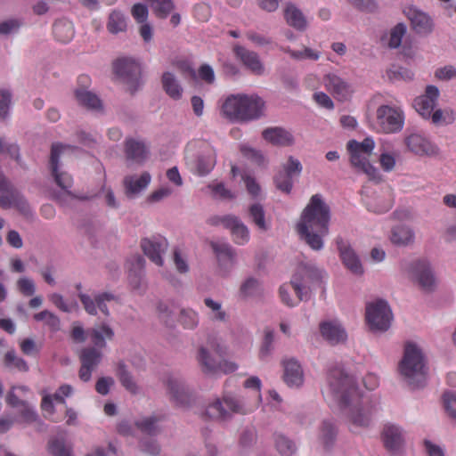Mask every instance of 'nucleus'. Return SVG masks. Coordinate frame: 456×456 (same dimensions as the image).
<instances>
[{
  "label": "nucleus",
  "mask_w": 456,
  "mask_h": 456,
  "mask_svg": "<svg viewBox=\"0 0 456 456\" xmlns=\"http://www.w3.org/2000/svg\"><path fill=\"white\" fill-rule=\"evenodd\" d=\"M322 394L330 395L338 402L351 428L369 427L376 406L369 398L360 395L354 379L341 368L330 370L328 387L322 390Z\"/></svg>",
  "instance_id": "obj_1"
},
{
  "label": "nucleus",
  "mask_w": 456,
  "mask_h": 456,
  "mask_svg": "<svg viewBox=\"0 0 456 456\" xmlns=\"http://www.w3.org/2000/svg\"><path fill=\"white\" fill-rule=\"evenodd\" d=\"M330 220L329 205L323 201L321 194H314L302 212L297 224V233L313 250H321L323 238L329 233Z\"/></svg>",
  "instance_id": "obj_2"
},
{
  "label": "nucleus",
  "mask_w": 456,
  "mask_h": 456,
  "mask_svg": "<svg viewBox=\"0 0 456 456\" xmlns=\"http://www.w3.org/2000/svg\"><path fill=\"white\" fill-rule=\"evenodd\" d=\"M322 278V271L312 264H301L297 266L293 275L290 285L283 284L280 287L279 293L281 301L293 306L296 303L304 299L306 289L310 284L319 282Z\"/></svg>",
  "instance_id": "obj_3"
},
{
  "label": "nucleus",
  "mask_w": 456,
  "mask_h": 456,
  "mask_svg": "<svg viewBox=\"0 0 456 456\" xmlns=\"http://www.w3.org/2000/svg\"><path fill=\"white\" fill-rule=\"evenodd\" d=\"M265 102L256 94H232L222 105L223 114L232 120L251 121L264 114Z\"/></svg>",
  "instance_id": "obj_4"
},
{
  "label": "nucleus",
  "mask_w": 456,
  "mask_h": 456,
  "mask_svg": "<svg viewBox=\"0 0 456 456\" xmlns=\"http://www.w3.org/2000/svg\"><path fill=\"white\" fill-rule=\"evenodd\" d=\"M400 373L414 387H422L427 379V369L421 351L413 343L404 346L403 357L399 363Z\"/></svg>",
  "instance_id": "obj_5"
},
{
  "label": "nucleus",
  "mask_w": 456,
  "mask_h": 456,
  "mask_svg": "<svg viewBox=\"0 0 456 456\" xmlns=\"http://www.w3.org/2000/svg\"><path fill=\"white\" fill-rule=\"evenodd\" d=\"M350 154V162L353 167L366 174L370 180L379 181L380 174L379 170L370 163V157L375 148L372 138L366 137L362 142L350 140L346 145Z\"/></svg>",
  "instance_id": "obj_6"
},
{
  "label": "nucleus",
  "mask_w": 456,
  "mask_h": 456,
  "mask_svg": "<svg viewBox=\"0 0 456 456\" xmlns=\"http://www.w3.org/2000/svg\"><path fill=\"white\" fill-rule=\"evenodd\" d=\"M208 346L215 353L216 358L212 357L208 348L203 346L200 348L197 358L203 372L212 374L222 372L227 374L237 370V365L234 362L222 359L225 349L219 343L211 341Z\"/></svg>",
  "instance_id": "obj_7"
},
{
  "label": "nucleus",
  "mask_w": 456,
  "mask_h": 456,
  "mask_svg": "<svg viewBox=\"0 0 456 456\" xmlns=\"http://www.w3.org/2000/svg\"><path fill=\"white\" fill-rule=\"evenodd\" d=\"M404 124V115L400 108L381 105L376 110L373 129L378 133L395 134L400 132Z\"/></svg>",
  "instance_id": "obj_8"
},
{
  "label": "nucleus",
  "mask_w": 456,
  "mask_h": 456,
  "mask_svg": "<svg viewBox=\"0 0 456 456\" xmlns=\"http://www.w3.org/2000/svg\"><path fill=\"white\" fill-rule=\"evenodd\" d=\"M116 77L127 86V90L134 94L142 85L141 67L138 62L129 58H120L113 62Z\"/></svg>",
  "instance_id": "obj_9"
},
{
  "label": "nucleus",
  "mask_w": 456,
  "mask_h": 456,
  "mask_svg": "<svg viewBox=\"0 0 456 456\" xmlns=\"http://www.w3.org/2000/svg\"><path fill=\"white\" fill-rule=\"evenodd\" d=\"M366 322L372 330H387L391 324L392 312L387 303L382 299L366 305Z\"/></svg>",
  "instance_id": "obj_10"
},
{
  "label": "nucleus",
  "mask_w": 456,
  "mask_h": 456,
  "mask_svg": "<svg viewBox=\"0 0 456 456\" xmlns=\"http://www.w3.org/2000/svg\"><path fill=\"white\" fill-rule=\"evenodd\" d=\"M223 402L216 399L212 403H209L206 409L205 416L211 419H226L232 413L247 414L249 411L247 410L236 398L224 395Z\"/></svg>",
  "instance_id": "obj_11"
},
{
  "label": "nucleus",
  "mask_w": 456,
  "mask_h": 456,
  "mask_svg": "<svg viewBox=\"0 0 456 456\" xmlns=\"http://www.w3.org/2000/svg\"><path fill=\"white\" fill-rule=\"evenodd\" d=\"M208 223L212 225L222 224L231 231L232 240L239 245H244L249 240V232L247 226L235 216H213Z\"/></svg>",
  "instance_id": "obj_12"
},
{
  "label": "nucleus",
  "mask_w": 456,
  "mask_h": 456,
  "mask_svg": "<svg viewBox=\"0 0 456 456\" xmlns=\"http://www.w3.org/2000/svg\"><path fill=\"white\" fill-rule=\"evenodd\" d=\"M363 202L369 211L376 214L386 213L394 204L393 191L388 186L382 187L373 191L370 195L366 194Z\"/></svg>",
  "instance_id": "obj_13"
},
{
  "label": "nucleus",
  "mask_w": 456,
  "mask_h": 456,
  "mask_svg": "<svg viewBox=\"0 0 456 456\" xmlns=\"http://www.w3.org/2000/svg\"><path fill=\"white\" fill-rule=\"evenodd\" d=\"M2 208H15L22 215L28 216L32 214L27 200L4 178L2 177Z\"/></svg>",
  "instance_id": "obj_14"
},
{
  "label": "nucleus",
  "mask_w": 456,
  "mask_h": 456,
  "mask_svg": "<svg viewBox=\"0 0 456 456\" xmlns=\"http://www.w3.org/2000/svg\"><path fill=\"white\" fill-rule=\"evenodd\" d=\"M67 149H71V147L69 145H64L59 142L53 143L52 145L50 156V166L52 175L57 185L64 191H67L68 189L71 188L73 183V179L70 175H69L66 172L59 171L60 155L63 151Z\"/></svg>",
  "instance_id": "obj_15"
},
{
  "label": "nucleus",
  "mask_w": 456,
  "mask_h": 456,
  "mask_svg": "<svg viewBox=\"0 0 456 456\" xmlns=\"http://www.w3.org/2000/svg\"><path fill=\"white\" fill-rule=\"evenodd\" d=\"M409 276L416 281L421 289L432 291L436 286V280L426 260L413 262L407 269Z\"/></svg>",
  "instance_id": "obj_16"
},
{
  "label": "nucleus",
  "mask_w": 456,
  "mask_h": 456,
  "mask_svg": "<svg viewBox=\"0 0 456 456\" xmlns=\"http://www.w3.org/2000/svg\"><path fill=\"white\" fill-rule=\"evenodd\" d=\"M102 354L101 349L96 347H86L83 348L79 354V360L81 362V367L78 372L79 379L84 382L90 380L92 371L101 362Z\"/></svg>",
  "instance_id": "obj_17"
},
{
  "label": "nucleus",
  "mask_w": 456,
  "mask_h": 456,
  "mask_svg": "<svg viewBox=\"0 0 456 456\" xmlns=\"http://www.w3.org/2000/svg\"><path fill=\"white\" fill-rule=\"evenodd\" d=\"M78 297L87 314L96 315L99 310L106 316L110 314L107 303L116 298L113 294L108 292L98 294L94 298L86 294L79 293Z\"/></svg>",
  "instance_id": "obj_18"
},
{
  "label": "nucleus",
  "mask_w": 456,
  "mask_h": 456,
  "mask_svg": "<svg viewBox=\"0 0 456 456\" xmlns=\"http://www.w3.org/2000/svg\"><path fill=\"white\" fill-rule=\"evenodd\" d=\"M167 240L160 235L145 238L141 241L143 253L159 266L163 265L162 254L167 250Z\"/></svg>",
  "instance_id": "obj_19"
},
{
  "label": "nucleus",
  "mask_w": 456,
  "mask_h": 456,
  "mask_svg": "<svg viewBox=\"0 0 456 456\" xmlns=\"http://www.w3.org/2000/svg\"><path fill=\"white\" fill-rule=\"evenodd\" d=\"M438 97V88L436 86H428L425 94L414 100L413 107L422 118L429 119Z\"/></svg>",
  "instance_id": "obj_20"
},
{
  "label": "nucleus",
  "mask_w": 456,
  "mask_h": 456,
  "mask_svg": "<svg viewBox=\"0 0 456 456\" xmlns=\"http://www.w3.org/2000/svg\"><path fill=\"white\" fill-rule=\"evenodd\" d=\"M408 150L419 156H434L438 153V148L427 137L419 134H411L405 140Z\"/></svg>",
  "instance_id": "obj_21"
},
{
  "label": "nucleus",
  "mask_w": 456,
  "mask_h": 456,
  "mask_svg": "<svg viewBox=\"0 0 456 456\" xmlns=\"http://www.w3.org/2000/svg\"><path fill=\"white\" fill-rule=\"evenodd\" d=\"M323 84L326 89L339 101L347 100L353 93L351 86L336 74H327L323 77Z\"/></svg>",
  "instance_id": "obj_22"
},
{
  "label": "nucleus",
  "mask_w": 456,
  "mask_h": 456,
  "mask_svg": "<svg viewBox=\"0 0 456 456\" xmlns=\"http://www.w3.org/2000/svg\"><path fill=\"white\" fill-rule=\"evenodd\" d=\"M262 137L267 142L281 147L291 146L294 143L292 134L281 126L267 127L262 132Z\"/></svg>",
  "instance_id": "obj_23"
},
{
  "label": "nucleus",
  "mask_w": 456,
  "mask_h": 456,
  "mask_svg": "<svg viewBox=\"0 0 456 456\" xmlns=\"http://www.w3.org/2000/svg\"><path fill=\"white\" fill-rule=\"evenodd\" d=\"M320 332L322 338L331 345L345 342L347 338L345 329L337 321L321 322Z\"/></svg>",
  "instance_id": "obj_24"
},
{
  "label": "nucleus",
  "mask_w": 456,
  "mask_h": 456,
  "mask_svg": "<svg viewBox=\"0 0 456 456\" xmlns=\"http://www.w3.org/2000/svg\"><path fill=\"white\" fill-rule=\"evenodd\" d=\"M336 243L343 264L354 274H362V265L354 250L345 243L342 238H337Z\"/></svg>",
  "instance_id": "obj_25"
},
{
  "label": "nucleus",
  "mask_w": 456,
  "mask_h": 456,
  "mask_svg": "<svg viewBox=\"0 0 456 456\" xmlns=\"http://www.w3.org/2000/svg\"><path fill=\"white\" fill-rule=\"evenodd\" d=\"M216 156L213 149L207 147L191 163V169L199 175H206L215 167Z\"/></svg>",
  "instance_id": "obj_26"
},
{
  "label": "nucleus",
  "mask_w": 456,
  "mask_h": 456,
  "mask_svg": "<svg viewBox=\"0 0 456 456\" xmlns=\"http://www.w3.org/2000/svg\"><path fill=\"white\" fill-rule=\"evenodd\" d=\"M283 379L289 387H299L303 384L304 374L301 365L295 359L283 362Z\"/></svg>",
  "instance_id": "obj_27"
},
{
  "label": "nucleus",
  "mask_w": 456,
  "mask_h": 456,
  "mask_svg": "<svg viewBox=\"0 0 456 456\" xmlns=\"http://www.w3.org/2000/svg\"><path fill=\"white\" fill-rule=\"evenodd\" d=\"M382 440L387 450L395 452L403 443L402 430L397 426L387 425L382 432Z\"/></svg>",
  "instance_id": "obj_28"
},
{
  "label": "nucleus",
  "mask_w": 456,
  "mask_h": 456,
  "mask_svg": "<svg viewBox=\"0 0 456 456\" xmlns=\"http://www.w3.org/2000/svg\"><path fill=\"white\" fill-rule=\"evenodd\" d=\"M147 153V148L142 142L134 139L126 140L125 154L127 160L141 164L146 159Z\"/></svg>",
  "instance_id": "obj_29"
},
{
  "label": "nucleus",
  "mask_w": 456,
  "mask_h": 456,
  "mask_svg": "<svg viewBox=\"0 0 456 456\" xmlns=\"http://www.w3.org/2000/svg\"><path fill=\"white\" fill-rule=\"evenodd\" d=\"M72 393V387L69 385H62L53 395H45L42 398L41 408L43 411L52 415L53 413V400L59 403H65V397Z\"/></svg>",
  "instance_id": "obj_30"
},
{
  "label": "nucleus",
  "mask_w": 456,
  "mask_h": 456,
  "mask_svg": "<svg viewBox=\"0 0 456 456\" xmlns=\"http://www.w3.org/2000/svg\"><path fill=\"white\" fill-rule=\"evenodd\" d=\"M167 385L171 397L175 403L182 406L189 404L191 395L181 380L170 377L167 380Z\"/></svg>",
  "instance_id": "obj_31"
},
{
  "label": "nucleus",
  "mask_w": 456,
  "mask_h": 456,
  "mask_svg": "<svg viewBox=\"0 0 456 456\" xmlns=\"http://www.w3.org/2000/svg\"><path fill=\"white\" fill-rule=\"evenodd\" d=\"M86 336L94 345V347L102 349L106 346L105 339H112L114 332L110 327L106 324H102L88 329L86 331Z\"/></svg>",
  "instance_id": "obj_32"
},
{
  "label": "nucleus",
  "mask_w": 456,
  "mask_h": 456,
  "mask_svg": "<svg viewBox=\"0 0 456 456\" xmlns=\"http://www.w3.org/2000/svg\"><path fill=\"white\" fill-rule=\"evenodd\" d=\"M151 182V175L144 172L140 176L127 175L124 179L126 194L130 197L145 189Z\"/></svg>",
  "instance_id": "obj_33"
},
{
  "label": "nucleus",
  "mask_w": 456,
  "mask_h": 456,
  "mask_svg": "<svg viewBox=\"0 0 456 456\" xmlns=\"http://www.w3.org/2000/svg\"><path fill=\"white\" fill-rule=\"evenodd\" d=\"M408 16L416 33L425 35L431 32L432 20L427 14L416 10H410Z\"/></svg>",
  "instance_id": "obj_34"
},
{
  "label": "nucleus",
  "mask_w": 456,
  "mask_h": 456,
  "mask_svg": "<svg viewBox=\"0 0 456 456\" xmlns=\"http://www.w3.org/2000/svg\"><path fill=\"white\" fill-rule=\"evenodd\" d=\"M237 53L240 55L243 64L253 73L261 75L264 72V66L256 53L240 48Z\"/></svg>",
  "instance_id": "obj_35"
},
{
  "label": "nucleus",
  "mask_w": 456,
  "mask_h": 456,
  "mask_svg": "<svg viewBox=\"0 0 456 456\" xmlns=\"http://www.w3.org/2000/svg\"><path fill=\"white\" fill-rule=\"evenodd\" d=\"M53 34L56 40L61 43H68L74 37L73 25L65 20H57L53 25Z\"/></svg>",
  "instance_id": "obj_36"
},
{
  "label": "nucleus",
  "mask_w": 456,
  "mask_h": 456,
  "mask_svg": "<svg viewBox=\"0 0 456 456\" xmlns=\"http://www.w3.org/2000/svg\"><path fill=\"white\" fill-rule=\"evenodd\" d=\"M162 86L166 94L172 99L178 100L182 97L183 88L172 73L165 72L162 75Z\"/></svg>",
  "instance_id": "obj_37"
},
{
  "label": "nucleus",
  "mask_w": 456,
  "mask_h": 456,
  "mask_svg": "<svg viewBox=\"0 0 456 456\" xmlns=\"http://www.w3.org/2000/svg\"><path fill=\"white\" fill-rule=\"evenodd\" d=\"M211 247L216 255L220 265H232L234 263V252L227 243L211 242Z\"/></svg>",
  "instance_id": "obj_38"
},
{
  "label": "nucleus",
  "mask_w": 456,
  "mask_h": 456,
  "mask_svg": "<svg viewBox=\"0 0 456 456\" xmlns=\"http://www.w3.org/2000/svg\"><path fill=\"white\" fill-rule=\"evenodd\" d=\"M287 23L297 29L303 30L306 27V21L303 13L293 4H289L284 12Z\"/></svg>",
  "instance_id": "obj_39"
},
{
  "label": "nucleus",
  "mask_w": 456,
  "mask_h": 456,
  "mask_svg": "<svg viewBox=\"0 0 456 456\" xmlns=\"http://www.w3.org/2000/svg\"><path fill=\"white\" fill-rule=\"evenodd\" d=\"M75 95L77 102L87 109L100 110L102 108L101 100L90 91L77 89Z\"/></svg>",
  "instance_id": "obj_40"
},
{
  "label": "nucleus",
  "mask_w": 456,
  "mask_h": 456,
  "mask_svg": "<svg viewBox=\"0 0 456 456\" xmlns=\"http://www.w3.org/2000/svg\"><path fill=\"white\" fill-rule=\"evenodd\" d=\"M413 232L405 225H398L393 228L390 240L395 245H407L413 240Z\"/></svg>",
  "instance_id": "obj_41"
},
{
  "label": "nucleus",
  "mask_w": 456,
  "mask_h": 456,
  "mask_svg": "<svg viewBox=\"0 0 456 456\" xmlns=\"http://www.w3.org/2000/svg\"><path fill=\"white\" fill-rule=\"evenodd\" d=\"M280 49L290 55V57L297 61L302 60H313L317 61L320 57V53L311 48L304 47L301 51L292 50L290 47L281 46Z\"/></svg>",
  "instance_id": "obj_42"
},
{
  "label": "nucleus",
  "mask_w": 456,
  "mask_h": 456,
  "mask_svg": "<svg viewBox=\"0 0 456 456\" xmlns=\"http://www.w3.org/2000/svg\"><path fill=\"white\" fill-rule=\"evenodd\" d=\"M126 28V22L123 13L118 11H113L109 16L108 30L112 34H117L124 31Z\"/></svg>",
  "instance_id": "obj_43"
},
{
  "label": "nucleus",
  "mask_w": 456,
  "mask_h": 456,
  "mask_svg": "<svg viewBox=\"0 0 456 456\" xmlns=\"http://www.w3.org/2000/svg\"><path fill=\"white\" fill-rule=\"evenodd\" d=\"M4 364L10 370L26 372L28 365L24 359L18 356L14 351L7 352L4 355Z\"/></svg>",
  "instance_id": "obj_44"
},
{
  "label": "nucleus",
  "mask_w": 456,
  "mask_h": 456,
  "mask_svg": "<svg viewBox=\"0 0 456 456\" xmlns=\"http://www.w3.org/2000/svg\"><path fill=\"white\" fill-rule=\"evenodd\" d=\"M48 451L53 456H72L71 448L63 438H53L48 442Z\"/></svg>",
  "instance_id": "obj_45"
},
{
  "label": "nucleus",
  "mask_w": 456,
  "mask_h": 456,
  "mask_svg": "<svg viewBox=\"0 0 456 456\" xmlns=\"http://www.w3.org/2000/svg\"><path fill=\"white\" fill-rule=\"evenodd\" d=\"M275 446L282 456H291L296 452L295 444L282 435H275Z\"/></svg>",
  "instance_id": "obj_46"
},
{
  "label": "nucleus",
  "mask_w": 456,
  "mask_h": 456,
  "mask_svg": "<svg viewBox=\"0 0 456 456\" xmlns=\"http://www.w3.org/2000/svg\"><path fill=\"white\" fill-rule=\"evenodd\" d=\"M117 375L122 386L130 393H137V386L131 374L126 370L124 364H119Z\"/></svg>",
  "instance_id": "obj_47"
},
{
  "label": "nucleus",
  "mask_w": 456,
  "mask_h": 456,
  "mask_svg": "<svg viewBox=\"0 0 456 456\" xmlns=\"http://www.w3.org/2000/svg\"><path fill=\"white\" fill-rule=\"evenodd\" d=\"M249 216L252 222L262 231L268 229L265 220V211L263 207L258 204H253L249 207Z\"/></svg>",
  "instance_id": "obj_48"
},
{
  "label": "nucleus",
  "mask_w": 456,
  "mask_h": 456,
  "mask_svg": "<svg viewBox=\"0 0 456 456\" xmlns=\"http://www.w3.org/2000/svg\"><path fill=\"white\" fill-rule=\"evenodd\" d=\"M34 319L37 322H44L53 331L60 330L59 318L47 310L34 314Z\"/></svg>",
  "instance_id": "obj_49"
},
{
  "label": "nucleus",
  "mask_w": 456,
  "mask_h": 456,
  "mask_svg": "<svg viewBox=\"0 0 456 456\" xmlns=\"http://www.w3.org/2000/svg\"><path fill=\"white\" fill-rule=\"evenodd\" d=\"M274 183L280 191L289 193L293 185V177L282 170L275 175Z\"/></svg>",
  "instance_id": "obj_50"
},
{
  "label": "nucleus",
  "mask_w": 456,
  "mask_h": 456,
  "mask_svg": "<svg viewBox=\"0 0 456 456\" xmlns=\"http://www.w3.org/2000/svg\"><path fill=\"white\" fill-rule=\"evenodd\" d=\"M158 419L156 417H147L135 422V425L139 430L142 433L150 436H153L157 433Z\"/></svg>",
  "instance_id": "obj_51"
},
{
  "label": "nucleus",
  "mask_w": 456,
  "mask_h": 456,
  "mask_svg": "<svg viewBox=\"0 0 456 456\" xmlns=\"http://www.w3.org/2000/svg\"><path fill=\"white\" fill-rule=\"evenodd\" d=\"M336 428L330 421H323L322 427V440L326 448H329L336 437Z\"/></svg>",
  "instance_id": "obj_52"
},
{
  "label": "nucleus",
  "mask_w": 456,
  "mask_h": 456,
  "mask_svg": "<svg viewBox=\"0 0 456 456\" xmlns=\"http://www.w3.org/2000/svg\"><path fill=\"white\" fill-rule=\"evenodd\" d=\"M180 322L184 328L193 329L199 322L198 314L191 309L182 310Z\"/></svg>",
  "instance_id": "obj_53"
},
{
  "label": "nucleus",
  "mask_w": 456,
  "mask_h": 456,
  "mask_svg": "<svg viewBox=\"0 0 456 456\" xmlns=\"http://www.w3.org/2000/svg\"><path fill=\"white\" fill-rule=\"evenodd\" d=\"M405 32L406 27L403 23H398L390 32L389 47L397 48L401 45Z\"/></svg>",
  "instance_id": "obj_54"
},
{
  "label": "nucleus",
  "mask_w": 456,
  "mask_h": 456,
  "mask_svg": "<svg viewBox=\"0 0 456 456\" xmlns=\"http://www.w3.org/2000/svg\"><path fill=\"white\" fill-rule=\"evenodd\" d=\"M204 303L208 308H209L212 313V318L216 321H224L226 317V314L224 310H222V305L219 302L214 301L213 299L207 297L204 299Z\"/></svg>",
  "instance_id": "obj_55"
},
{
  "label": "nucleus",
  "mask_w": 456,
  "mask_h": 456,
  "mask_svg": "<svg viewBox=\"0 0 456 456\" xmlns=\"http://www.w3.org/2000/svg\"><path fill=\"white\" fill-rule=\"evenodd\" d=\"M452 111H444L440 109H437L436 110H433L431 112V116L429 118H431L432 123L435 125H440L444 123H451L453 120L452 117Z\"/></svg>",
  "instance_id": "obj_56"
},
{
  "label": "nucleus",
  "mask_w": 456,
  "mask_h": 456,
  "mask_svg": "<svg viewBox=\"0 0 456 456\" xmlns=\"http://www.w3.org/2000/svg\"><path fill=\"white\" fill-rule=\"evenodd\" d=\"M444 406L446 412L453 419H456V395L452 392H445L443 395Z\"/></svg>",
  "instance_id": "obj_57"
},
{
  "label": "nucleus",
  "mask_w": 456,
  "mask_h": 456,
  "mask_svg": "<svg viewBox=\"0 0 456 456\" xmlns=\"http://www.w3.org/2000/svg\"><path fill=\"white\" fill-rule=\"evenodd\" d=\"M193 15L199 21L206 22L211 17V7L205 4H198L194 6Z\"/></svg>",
  "instance_id": "obj_58"
},
{
  "label": "nucleus",
  "mask_w": 456,
  "mask_h": 456,
  "mask_svg": "<svg viewBox=\"0 0 456 456\" xmlns=\"http://www.w3.org/2000/svg\"><path fill=\"white\" fill-rule=\"evenodd\" d=\"M19 291L25 297H30L35 293L36 288L32 280L28 278H20L17 281Z\"/></svg>",
  "instance_id": "obj_59"
},
{
  "label": "nucleus",
  "mask_w": 456,
  "mask_h": 456,
  "mask_svg": "<svg viewBox=\"0 0 456 456\" xmlns=\"http://www.w3.org/2000/svg\"><path fill=\"white\" fill-rule=\"evenodd\" d=\"M283 171L290 176L299 175L302 171V166L299 160L289 157L287 164L283 167Z\"/></svg>",
  "instance_id": "obj_60"
},
{
  "label": "nucleus",
  "mask_w": 456,
  "mask_h": 456,
  "mask_svg": "<svg viewBox=\"0 0 456 456\" xmlns=\"http://www.w3.org/2000/svg\"><path fill=\"white\" fill-rule=\"evenodd\" d=\"M241 178L246 185L248 192L253 197L258 196L260 192V186L255 178L248 174H243Z\"/></svg>",
  "instance_id": "obj_61"
},
{
  "label": "nucleus",
  "mask_w": 456,
  "mask_h": 456,
  "mask_svg": "<svg viewBox=\"0 0 456 456\" xmlns=\"http://www.w3.org/2000/svg\"><path fill=\"white\" fill-rule=\"evenodd\" d=\"M379 164L385 172H390L395 166V156L391 153L383 152L379 156Z\"/></svg>",
  "instance_id": "obj_62"
},
{
  "label": "nucleus",
  "mask_w": 456,
  "mask_h": 456,
  "mask_svg": "<svg viewBox=\"0 0 456 456\" xmlns=\"http://www.w3.org/2000/svg\"><path fill=\"white\" fill-rule=\"evenodd\" d=\"M21 26V22L17 19H10L2 21V35H11L16 33Z\"/></svg>",
  "instance_id": "obj_63"
},
{
  "label": "nucleus",
  "mask_w": 456,
  "mask_h": 456,
  "mask_svg": "<svg viewBox=\"0 0 456 456\" xmlns=\"http://www.w3.org/2000/svg\"><path fill=\"white\" fill-rule=\"evenodd\" d=\"M258 288V281L256 279L249 278L242 283L240 292L246 297L252 296L257 291Z\"/></svg>",
  "instance_id": "obj_64"
}]
</instances>
